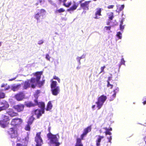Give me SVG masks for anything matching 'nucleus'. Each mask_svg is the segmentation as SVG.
Segmentation results:
<instances>
[{
	"label": "nucleus",
	"mask_w": 146,
	"mask_h": 146,
	"mask_svg": "<svg viewBox=\"0 0 146 146\" xmlns=\"http://www.w3.org/2000/svg\"><path fill=\"white\" fill-rule=\"evenodd\" d=\"M92 126L90 125L84 128L83 133L81 135L80 138L77 137L76 139V143L75 146H83L82 141L84 140V137L87 134L91 131Z\"/></svg>",
	"instance_id": "obj_1"
},
{
	"label": "nucleus",
	"mask_w": 146,
	"mask_h": 146,
	"mask_svg": "<svg viewBox=\"0 0 146 146\" xmlns=\"http://www.w3.org/2000/svg\"><path fill=\"white\" fill-rule=\"evenodd\" d=\"M42 74V72H37L33 74V75L35 76L36 78H31L30 79L28 80L30 83L31 88H35L37 84V82L40 80L41 76Z\"/></svg>",
	"instance_id": "obj_2"
},
{
	"label": "nucleus",
	"mask_w": 146,
	"mask_h": 146,
	"mask_svg": "<svg viewBox=\"0 0 146 146\" xmlns=\"http://www.w3.org/2000/svg\"><path fill=\"white\" fill-rule=\"evenodd\" d=\"M58 134L54 135L52 133H48L47 136L49 140L50 143L52 144H55V146H59L60 143L58 142L59 137L57 138Z\"/></svg>",
	"instance_id": "obj_3"
},
{
	"label": "nucleus",
	"mask_w": 146,
	"mask_h": 146,
	"mask_svg": "<svg viewBox=\"0 0 146 146\" xmlns=\"http://www.w3.org/2000/svg\"><path fill=\"white\" fill-rule=\"evenodd\" d=\"M107 99L106 96L104 95H102L98 97L97 101L95 103L97 105L96 106L98 110H99L101 108Z\"/></svg>",
	"instance_id": "obj_4"
},
{
	"label": "nucleus",
	"mask_w": 146,
	"mask_h": 146,
	"mask_svg": "<svg viewBox=\"0 0 146 146\" xmlns=\"http://www.w3.org/2000/svg\"><path fill=\"white\" fill-rule=\"evenodd\" d=\"M7 133V134L12 138H15L18 136L17 129L15 127H11L9 129Z\"/></svg>",
	"instance_id": "obj_5"
},
{
	"label": "nucleus",
	"mask_w": 146,
	"mask_h": 146,
	"mask_svg": "<svg viewBox=\"0 0 146 146\" xmlns=\"http://www.w3.org/2000/svg\"><path fill=\"white\" fill-rule=\"evenodd\" d=\"M9 120V116L5 115H3L2 119L0 120V126L3 128L5 127Z\"/></svg>",
	"instance_id": "obj_6"
},
{
	"label": "nucleus",
	"mask_w": 146,
	"mask_h": 146,
	"mask_svg": "<svg viewBox=\"0 0 146 146\" xmlns=\"http://www.w3.org/2000/svg\"><path fill=\"white\" fill-rule=\"evenodd\" d=\"M46 12V11L43 9L40 10V12H38L35 15V18L37 20V22H40V19L43 18V16Z\"/></svg>",
	"instance_id": "obj_7"
},
{
	"label": "nucleus",
	"mask_w": 146,
	"mask_h": 146,
	"mask_svg": "<svg viewBox=\"0 0 146 146\" xmlns=\"http://www.w3.org/2000/svg\"><path fill=\"white\" fill-rule=\"evenodd\" d=\"M45 113L44 110H41L40 109L37 108L34 110L32 111L33 115H35L36 116V118L37 119H39L42 114Z\"/></svg>",
	"instance_id": "obj_8"
},
{
	"label": "nucleus",
	"mask_w": 146,
	"mask_h": 146,
	"mask_svg": "<svg viewBox=\"0 0 146 146\" xmlns=\"http://www.w3.org/2000/svg\"><path fill=\"white\" fill-rule=\"evenodd\" d=\"M41 133V132L37 133L35 137V141L36 143V146H41L43 143V141L40 136Z\"/></svg>",
	"instance_id": "obj_9"
},
{
	"label": "nucleus",
	"mask_w": 146,
	"mask_h": 146,
	"mask_svg": "<svg viewBox=\"0 0 146 146\" xmlns=\"http://www.w3.org/2000/svg\"><path fill=\"white\" fill-rule=\"evenodd\" d=\"M25 105L23 104H19L14 105L13 108L18 112H21L23 111Z\"/></svg>",
	"instance_id": "obj_10"
},
{
	"label": "nucleus",
	"mask_w": 146,
	"mask_h": 146,
	"mask_svg": "<svg viewBox=\"0 0 146 146\" xmlns=\"http://www.w3.org/2000/svg\"><path fill=\"white\" fill-rule=\"evenodd\" d=\"M14 97L17 101H20L25 98V95L23 92H19L15 95Z\"/></svg>",
	"instance_id": "obj_11"
},
{
	"label": "nucleus",
	"mask_w": 146,
	"mask_h": 146,
	"mask_svg": "<svg viewBox=\"0 0 146 146\" xmlns=\"http://www.w3.org/2000/svg\"><path fill=\"white\" fill-rule=\"evenodd\" d=\"M22 122L21 119L18 118H15L12 119L11 123V124L14 127L21 124Z\"/></svg>",
	"instance_id": "obj_12"
},
{
	"label": "nucleus",
	"mask_w": 146,
	"mask_h": 146,
	"mask_svg": "<svg viewBox=\"0 0 146 146\" xmlns=\"http://www.w3.org/2000/svg\"><path fill=\"white\" fill-rule=\"evenodd\" d=\"M0 104L1 106H0V107L2 111L6 110L9 106L8 102L5 100H3L1 102H0Z\"/></svg>",
	"instance_id": "obj_13"
},
{
	"label": "nucleus",
	"mask_w": 146,
	"mask_h": 146,
	"mask_svg": "<svg viewBox=\"0 0 146 146\" xmlns=\"http://www.w3.org/2000/svg\"><path fill=\"white\" fill-rule=\"evenodd\" d=\"M102 8L99 7L95 9L94 17V19H98L100 18V17L102 16Z\"/></svg>",
	"instance_id": "obj_14"
},
{
	"label": "nucleus",
	"mask_w": 146,
	"mask_h": 146,
	"mask_svg": "<svg viewBox=\"0 0 146 146\" xmlns=\"http://www.w3.org/2000/svg\"><path fill=\"white\" fill-rule=\"evenodd\" d=\"M91 1H86L84 3H81L80 4V7L84 10H88L89 9V4Z\"/></svg>",
	"instance_id": "obj_15"
},
{
	"label": "nucleus",
	"mask_w": 146,
	"mask_h": 146,
	"mask_svg": "<svg viewBox=\"0 0 146 146\" xmlns=\"http://www.w3.org/2000/svg\"><path fill=\"white\" fill-rule=\"evenodd\" d=\"M35 103H36V106H37L38 107L40 108L41 110H44L45 104L43 102H38L37 99L34 100Z\"/></svg>",
	"instance_id": "obj_16"
},
{
	"label": "nucleus",
	"mask_w": 146,
	"mask_h": 146,
	"mask_svg": "<svg viewBox=\"0 0 146 146\" xmlns=\"http://www.w3.org/2000/svg\"><path fill=\"white\" fill-rule=\"evenodd\" d=\"M7 113L12 117L17 116L19 115L17 113L15 112L12 109H9L7 111Z\"/></svg>",
	"instance_id": "obj_17"
},
{
	"label": "nucleus",
	"mask_w": 146,
	"mask_h": 146,
	"mask_svg": "<svg viewBox=\"0 0 146 146\" xmlns=\"http://www.w3.org/2000/svg\"><path fill=\"white\" fill-rule=\"evenodd\" d=\"M51 91L52 94L54 96L57 95L60 92V87L58 86L56 87L51 89Z\"/></svg>",
	"instance_id": "obj_18"
},
{
	"label": "nucleus",
	"mask_w": 146,
	"mask_h": 146,
	"mask_svg": "<svg viewBox=\"0 0 146 146\" xmlns=\"http://www.w3.org/2000/svg\"><path fill=\"white\" fill-rule=\"evenodd\" d=\"M96 137H97V139L96 141V146H100L102 139H103L104 137L100 135H97L96 136Z\"/></svg>",
	"instance_id": "obj_19"
},
{
	"label": "nucleus",
	"mask_w": 146,
	"mask_h": 146,
	"mask_svg": "<svg viewBox=\"0 0 146 146\" xmlns=\"http://www.w3.org/2000/svg\"><path fill=\"white\" fill-rule=\"evenodd\" d=\"M78 6V4L74 2L73 5L72 7L67 9V11H73L77 9Z\"/></svg>",
	"instance_id": "obj_20"
},
{
	"label": "nucleus",
	"mask_w": 146,
	"mask_h": 146,
	"mask_svg": "<svg viewBox=\"0 0 146 146\" xmlns=\"http://www.w3.org/2000/svg\"><path fill=\"white\" fill-rule=\"evenodd\" d=\"M30 87H31V86L29 80L25 81L23 83V89H27Z\"/></svg>",
	"instance_id": "obj_21"
},
{
	"label": "nucleus",
	"mask_w": 146,
	"mask_h": 146,
	"mask_svg": "<svg viewBox=\"0 0 146 146\" xmlns=\"http://www.w3.org/2000/svg\"><path fill=\"white\" fill-rule=\"evenodd\" d=\"M35 119V118L34 117L33 115H32L29 118L27 121V123L30 125H31L34 120Z\"/></svg>",
	"instance_id": "obj_22"
},
{
	"label": "nucleus",
	"mask_w": 146,
	"mask_h": 146,
	"mask_svg": "<svg viewBox=\"0 0 146 146\" xmlns=\"http://www.w3.org/2000/svg\"><path fill=\"white\" fill-rule=\"evenodd\" d=\"M52 104L51 102V101H49L47 104L46 110L47 111H49L52 109Z\"/></svg>",
	"instance_id": "obj_23"
},
{
	"label": "nucleus",
	"mask_w": 146,
	"mask_h": 146,
	"mask_svg": "<svg viewBox=\"0 0 146 146\" xmlns=\"http://www.w3.org/2000/svg\"><path fill=\"white\" fill-rule=\"evenodd\" d=\"M25 105L27 107H35L36 106V103H33L31 102H29L28 103H27L25 104Z\"/></svg>",
	"instance_id": "obj_24"
},
{
	"label": "nucleus",
	"mask_w": 146,
	"mask_h": 146,
	"mask_svg": "<svg viewBox=\"0 0 146 146\" xmlns=\"http://www.w3.org/2000/svg\"><path fill=\"white\" fill-rule=\"evenodd\" d=\"M124 7V5H121L120 7L118 6L117 7L116 11L117 12L119 13L123 10Z\"/></svg>",
	"instance_id": "obj_25"
},
{
	"label": "nucleus",
	"mask_w": 146,
	"mask_h": 146,
	"mask_svg": "<svg viewBox=\"0 0 146 146\" xmlns=\"http://www.w3.org/2000/svg\"><path fill=\"white\" fill-rule=\"evenodd\" d=\"M20 86V85H18L15 86H12L11 89L13 91H15L19 90Z\"/></svg>",
	"instance_id": "obj_26"
},
{
	"label": "nucleus",
	"mask_w": 146,
	"mask_h": 146,
	"mask_svg": "<svg viewBox=\"0 0 146 146\" xmlns=\"http://www.w3.org/2000/svg\"><path fill=\"white\" fill-rule=\"evenodd\" d=\"M57 82L56 81H52L50 85L51 89L56 87Z\"/></svg>",
	"instance_id": "obj_27"
},
{
	"label": "nucleus",
	"mask_w": 146,
	"mask_h": 146,
	"mask_svg": "<svg viewBox=\"0 0 146 146\" xmlns=\"http://www.w3.org/2000/svg\"><path fill=\"white\" fill-rule=\"evenodd\" d=\"M67 0H63V5L65 6V7H69L71 5L72 2L71 1H70L67 4H66L65 3Z\"/></svg>",
	"instance_id": "obj_28"
},
{
	"label": "nucleus",
	"mask_w": 146,
	"mask_h": 146,
	"mask_svg": "<svg viewBox=\"0 0 146 146\" xmlns=\"http://www.w3.org/2000/svg\"><path fill=\"white\" fill-rule=\"evenodd\" d=\"M104 129L106 130V131H105V133L106 135H111V132H110V131L108 130V128L106 127H104L103 128Z\"/></svg>",
	"instance_id": "obj_29"
},
{
	"label": "nucleus",
	"mask_w": 146,
	"mask_h": 146,
	"mask_svg": "<svg viewBox=\"0 0 146 146\" xmlns=\"http://www.w3.org/2000/svg\"><path fill=\"white\" fill-rule=\"evenodd\" d=\"M45 80H42V81H39L37 82V84H38V86L40 87H41L45 83Z\"/></svg>",
	"instance_id": "obj_30"
},
{
	"label": "nucleus",
	"mask_w": 146,
	"mask_h": 146,
	"mask_svg": "<svg viewBox=\"0 0 146 146\" xmlns=\"http://www.w3.org/2000/svg\"><path fill=\"white\" fill-rule=\"evenodd\" d=\"M31 125L27 123L25 127V130L27 131H30L31 129L30 125Z\"/></svg>",
	"instance_id": "obj_31"
},
{
	"label": "nucleus",
	"mask_w": 146,
	"mask_h": 146,
	"mask_svg": "<svg viewBox=\"0 0 146 146\" xmlns=\"http://www.w3.org/2000/svg\"><path fill=\"white\" fill-rule=\"evenodd\" d=\"M109 13L110 14L108 15L109 16L108 17L109 20H111L113 19L114 17L113 13L111 12Z\"/></svg>",
	"instance_id": "obj_32"
},
{
	"label": "nucleus",
	"mask_w": 146,
	"mask_h": 146,
	"mask_svg": "<svg viewBox=\"0 0 146 146\" xmlns=\"http://www.w3.org/2000/svg\"><path fill=\"white\" fill-rule=\"evenodd\" d=\"M65 11V10L63 8H61L58 10H56L55 11V13H61L62 12H64Z\"/></svg>",
	"instance_id": "obj_33"
},
{
	"label": "nucleus",
	"mask_w": 146,
	"mask_h": 146,
	"mask_svg": "<svg viewBox=\"0 0 146 146\" xmlns=\"http://www.w3.org/2000/svg\"><path fill=\"white\" fill-rule=\"evenodd\" d=\"M119 89L118 88H117L115 90H113V92H114V94H113L112 96V97L113 98H114L115 97L116 93L117 92L119 91Z\"/></svg>",
	"instance_id": "obj_34"
},
{
	"label": "nucleus",
	"mask_w": 146,
	"mask_h": 146,
	"mask_svg": "<svg viewBox=\"0 0 146 146\" xmlns=\"http://www.w3.org/2000/svg\"><path fill=\"white\" fill-rule=\"evenodd\" d=\"M117 36L119 39H121L122 38V34L120 32H119L117 33Z\"/></svg>",
	"instance_id": "obj_35"
},
{
	"label": "nucleus",
	"mask_w": 146,
	"mask_h": 146,
	"mask_svg": "<svg viewBox=\"0 0 146 146\" xmlns=\"http://www.w3.org/2000/svg\"><path fill=\"white\" fill-rule=\"evenodd\" d=\"M5 94L3 92L0 93V100L1 99H3L5 98Z\"/></svg>",
	"instance_id": "obj_36"
},
{
	"label": "nucleus",
	"mask_w": 146,
	"mask_h": 146,
	"mask_svg": "<svg viewBox=\"0 0 146 146\" xmlns=\"http://www.w3.org/2000/svg\"><path fill=\"white\" fill-rule=\"evenodd\" d=\"M123 23L122 22L120 24V29L121 31H123L124 29V26L122 25Z\"/></svg>",
	"instance_id": "obj_37"
},
{
	"label": "nucleus",
	"mask_w": 146,
	"mask_h": 146,
	"mask_svg": "<svg viewBox=\"0 0 146 146\" xmlns=\"http://www.w3.org/2000/svg\"><path fill=\"white\" fill-rule=\"evenodd\" d=\"M106 68V66H102L100 68V74L101 73L104 72V70L105 68Z\"/></svg>",
	"instance_id": "obj_38"
},
{
	"label": "nucleus",
	"mask_w": 146,
	"mask_h": 146,
	"mask_svg": "<svg viewBox=\"0 0 146 146\" xmlns=\"http://www.w3.org/2000/svg\"><path fill=\"white\" fill-rule=\"evenodd\" d=\"M53 79L57 80L59 83H60V79L58 77L55 76H53Z\"/></svg>",
	"instance_id": "obj_39"
},
{
	"label": "nucleus",
	"mask_w": 146,
	"mask_h": 146,
	"mask_svg": "<svg viewBox=\"0 0 146 146\" xmlns=\"http://www.w3.org/2000/svg\"><path fill=\"white\" fill-rule=\"evenodd\" d=\"M108 84L107 86L108 87H109L110 86V88L111 89L113 87V85L112 84H110V82H109L108 81Z\"/></svg>",
	"instance_id": "obj_40"
},
{
	"label": "nucleus",
	"mask_w": 146,
	"mask_h": 146,
	"mask_svg": "<svg viewBox=\"0 0 146 146\" xmlns=\"http://www.w3.org/2000/svg\"><path fill=\"white\" fill-rule=\"evenodd\" d=\"M45 58L46 59L48 60L49 61H50V56L48 54H46V55Z\"/></svg>",
	"instance_id": "obj_41"
},
{
	"label": "nucleus",
	"mask_w": 146,
	"mask_h": 146,
	"mask_svg": "<svg viewBox=\"0 0 146 146\" xmlns=\"http://www.w3.org/2000/svg\"><path fill=\"white\" fill-rule=\"evenodd\" d=\"M114 7V5H109L107 7L108 9H113Z\"/></svg>",
	"instance_id": "obj_42"
},
{
	"label": "nucleus",
	"mask_w": 146,
	"mask_h": 146,
	"mask_svg": "<svg viewBox=\"0 0 146 146\" xmlns=\"http://www.w3.org/2000/svg\"><path fill=\"white\" fill-rule=\"evenodd\" d=\"M82 58V57H78L76 59H77V60H78V62L80 64V59Z\"/></svg>",
	"instance_id": "obj_43"
},
{
	"label": "nucleus",
	"mask_w": 146,
	"mask_h": 146,
	"mask_svg": "<svg viewBox=\"0 0 146 146\" xmlns=\"http://www.w3.org/2000/svg\"><path fill=\"white\" fill-rule=\"evenodd\" d=\"M105 28H106V30H110L111 28V27L110 26H108V27H105Z\"/></svg>",
	"instance_id": "obj_44"
},
{
	"label": "nucleus",
	"mask_w": 146,
	"mask_h": 146,
	"mask_svg": "<svg viewBox=\"0 0 146 146\" xmlns=\"http://www.w3.org/2000/svg\"><path fill=\"white\" fill-rule=\"evenodd\" d=\"M108 142L111 143V140L112 139L111 136H110L109 137H108Z\"/></svg>",
	"instance_id": "obj_45"
},
{
	"label": "nucleus",
	"mask_w": 146,
	"mask_h": 146,
	"mask_svg": "<svg viewBox=\"0 0 146 146\" xmlns=\"http://www.w3.org/2000/svg\"><path fill=\"white\" fill-rule=\"evenodd\" d=\"M16 146H24V145L21 143H18L16 144Z\"/></svg>",
	"instance_id": "obj_46"
},
{
	"label": "nucleus",
	"mask_w": 146,
	"mask_h": 146,
	"mask_svg": "<svg viewBox=\"0 0 146 146\" xmlns=\"http://www.w3.org/2000/svg\"><path fill=\"white\" fill-rule=\"evenodd\" d=\"M125 61L124 60L123 58H122L121 59V64H124Z\"/></svg>",
	"instance_id": "obj_47"
},
{
	"label": "nucleus",
	"mask_w": 146,
	"mask_h": 146,
	"mask_svg": "<svg viewBox=\"0 0 146 146\" xmlns=\"http://www.w3.org/2000/svg\"><path fill=\"white\" fill-rule=\"evenodd\" d=\"M44 42L42 40H40L39 41L38 44H41L43 43Z\"/></svg>",
	"instance_id": "obj_48"
},
{
	"label": "nucleus",
	"mask_w": 146,
	"mask_h": 146,
	"mask_svg": "<svg viewBox=\"0 0 146 146\" xmlns=\"http://www.w3.org/2000/svg\"><path fill=\"white\" fill-rule=\"evenodd\" d=\"M51 129V127H50V126L48 127V131L49 133H51L50 132Z\"/></svg>",
	"instance_id": "obj_49"
},
{
	"label": "nucleus",
	"mask_w": 146,
	"mask_h": 146,
	"mask_svg": "<svg viewBox=\"0 0 146 146\" xmlns=\"http://www.w3.org/2000/svg\"><path fill=\"white\" fill-rule=\"evenodd\" d=\"M7 84H2L1 85V87L2 88L5 87L6 86H7Z\"/></svg>",
	"instance_id": "obj_50"
},
{
	"label": "nucleus",
	"mask_w": 146,
	"mask_h": 146,
	"mask_svg": "<svg viewBox=\"0 0 146 146\" xmlns=\"http://www.w3.org/2000/svg\"><path fill=\"white\" fill-rule=\"evenodd\" d=\"M145 100L143 102V105H145L146 104V98H145Z\"/></svg>",
	"instance_id": "obj_51"
},
{
	"label": "nucleus",
	"mask_w": 146,
	"mask_h": 146,
	"mask_svg": "<svg viewBox=\"0 0 146 146\" xmlns=\"http://www.w3.org/2000/svg\"><path fill=\"white\" fill-rule=\"evenodd\" d=\"M111 77H109L108 78V80L107 81V82H108V81L109 82V81H110L111 80Z\"/></svg>",
	"instance_id": "obj_52"
},
{
	"label": "nucleus",
	"mask_w": 146,
	"mask_h": 146,
	"mask_svg": "<svg viewBox=\"0 0 146 146\" xmlns=\"http://www.w3.org/2000/svg\"><path fill=\"white\" fill-rule=\"evenodd\" d=\"M144 141H145V144H146V136L144 138Z\"/></svg>",
	"instance_id": "obj_53"
},
{
	"label": "nucleus",
	"mask_w": 146,
	"mask_h": 146,
	"mask_svg": "<svg viewBox=\"0 0 146 146\" xmlns=\"http://www.w3.org/2000/svg\"><path fill=\"white\" fill-rule=\"evenodd\" d=\"M84 0H81L80 1H79V3H82V2H83V1H84Z\"/></svg>",
	"instance_id": "obj_54"
},
{
	"label": "nucleus",
	"mask_w": 146,
	"mask_h": 146,
	"mask_svg": "<svg viewBox=\"0 0 146 146\" xmlns=\"http://www.w3.org/2000/svg\"><path fill=\"white\" fill-rule=\"evenodd\" d=\"M95 105H93L92 106V108L93 109L94 108H95Z\"/></svg>",
	"instance_id": "obj_55"
},
{
	"label": "nucleus",
	"mask_w": 146,
	"mask_h": 146,
	"mask_svg": "<svg viewBox=\"0 0 146 146\" xmlns=\"http://www.w3.org/2000/svg\"><path fill=\"white\" fill-rule=\"evenodd\" d=\"M108 130L110 131H111L112 130V129L111 128H110L109 129H108Z\"/></svg>",
	"instance_id": "obj_56"
},
{
	"label": "nucleus",
	"mask_w": 146,
	"mask_h": 146,
	"mask_svg": "<svg viewBox=\"0 0 146 146\" xmlns=\"http://www.w3.org/2000/svg\"><path fill=\"white\" fill-rule=\"evenodd\" d=\"M80 68V67H79V66H78L77 67V69H79Z\"/></svg>",
	"instance_id": "obj_57"
},
{
	"label": "nucleus",
	"mask_w": 146,
	"mask_h": 146,
	"mask_svg": "<svg viewBox=\"0 0 146 146\" xmlns=\"http://www.w3.org/2000/svg\"><path fill=\"white\" fill-rule=\"evenodd\" d=\"M2 42H0V46H1V45Z\"/></svg>",
	"instance_id": "obj_58"
},
{
	"label": "nucleus",
	"mask_w": 146,
	"mask_h": 146,
	"mask_svg": "<svg viewBox=\"0 0 146 146\" xmlns=\"http://www.w3.org/2000/svg\"><path fill=\"white\" fill-rule=\"evenodd\" d=\"M97 0H93V1H96Z\"/></svg>",
	"instance_id": "obj_59"
}]
</instances>
